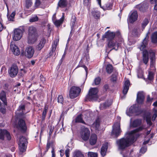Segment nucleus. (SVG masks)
Listing matches in <instances>:
<instances>
[{
	"label": "nucleus",
	"mask_w": 157,
	"mask_h": 157,
	"mask_svg": "<svg viewBox=\"0 0 157 157\" xmlns=\"http://www.w3.org/2000/svg\"><path fill=\"white\" fill-rule=\"evenodd\" d=\"M148 33L147 34L143 40L139 48L141 51H143V60L144 63L146 64L148 63L149 60V55L151 60L150 67H154L155 61V52L151 49L147 51L146 49L148 44L149 38Z\"/></svg>",
	"instance_id": "1"
},
{
	"label": "nucleus",
	"mask_w": 157,
	"mask_h": 157,
	"mask_svg": "<svg viewBox=\"0 0 157 157\" xmlns=\"http://www.w3.org/2000/svg\"><path fill=\"white\" fill-rule=\"evenodd\" d=\"M143 129V127L140 126L129 132L125 138H122L117 140L116 142L118 145L119 148L122 150L128 147L134 142L135 139L134 134L142 131Z\"/></svg>",
	"instance_id": "2"
},
{
	"label": "nucleus",
	"mask_w": 157,
	"mask_h": 157,
	"mask_svg": "<svg viewBox=\"0 0 157 157\" xmlns=\"http://www.w3.org/2000/svg\"><path fill=\"white\" fill-rule=\"evenodd\" d=\"M39 36V34L37 33L36 29L35 27L33 26L29 27L27 37L29 44H32L34 43L37 40Z\"/></svg>",
	"instance_id": "3"
},
{
	"label": "nucleus",
	"mask_w": 157,
	"mask_h": 157,
	"mask_svg": "<svg viewBox=\"0 0 157 157\" xmlns=\"http://www.w3.org/2000/svg\"><path fill=\"white\" fill-rule=\"evenodd\" d=\"M119 39V40L121 43L123 42V39L121 38V36L119 31H117L116 32H111L108 31L106 32L104 35L102 36V40H104V38H106L108 40H113L114 38Z\"/></svg>",
	"instance_id": "4"
},
{
	"label": "nucleus",
	"mask_w": 157,
	"mask_h": 157,
	"mask_svg": "<svg viewBox=\"0 0 157 157\" xmlns=\"http://www.w3.org/2000/svg\"><path fill=\"white\" fill-rule=\"evenodd\" d=\"M98 90L97 88H90L86 97V101H92L97 100L98 98Z\"/></svg>",
	"instance_id": "5"
},
{
	"label": "nucleus",
	"mask_w": 157,
	"mask_h": 157,
	"mask_svg": "<svg viewBox=\"0 0 157 157\" xmlns=\"http://www.w3.org/2000/svg\"><path fill=\"white\" fill-rule=\"evenodd\" d=\"M80 137L85 141L87 140L90 135V131L88 128L82 126L81 127L80 132Z\"/></svg>",
	"instance_id": "6"
},
{
	"label": "nucleus",
	"mask_w": 157,
	"mask_h": 157,
	"mask_svg": "<svg viewBox=\"0 0 157 157\" xmlns=\"http://www.w3.org/2000/svg\"><path fill=\"white\" fill-rule=\"evenodd\" d=\"M122 132L120 128V124L117 122L113 126V130L111 132V136L114 138H117Z\"/></svg>",
	"instance_id": "7"
},
{
	"label": "nucleus",
	"mask_w": 157,
	"mask_h": 157,
	"mask_svg": "<svg viewBox=\"0 0 157 157\" xmlns=\"http://www.w3.org/2000/svg\"><path fill=\"white\" fill-rule=\"evenodd\" d=\"M15 127L23 133H25L27 130V126L25 121L22 119H19L18 122L15 124Z\"/></svg>",
	"instance_id": "8"
},
{
	"label": "nucleus",
	"mask_w": 157,
	"mask_h": 157,
	"mask_svg": "<svg viewBox=\"0 0 157 157\" xmlns=\"http://www.w3.org/2000/svg\"><path fill=\"white\" fill-rule=\"evenodd\" d=\"M81 91V89L79 87L73 86L70 90V97L71 99L75 98L78 96Z\"/></svg>",
	"instance_id": "9"
},
{
	"label": "nucleus",
	"mask_w": 157,
	"mask_h": 157,
	"mask_svg": "<svg viewBox=\"0 0 157 157\" xmlns=\"http://www.w3.org/2000/svg\"><path fill=\"white\" fill-rule=\"evenodd\" d=\"M108 41V48H112L110 51H111L113 49H114L117 51L118 50L119 47H121V43H119V42L117 43L116 41H114L113 40Z\"/></svg>",
	"instance_id": "10"
},
{
	"label": "nucleus",
	"mask_w": 157,
	"mask_h": 157,
	"mask_svg": "<svg viewBox=\"0 0 157 157\" xmlns=\"http://www.w3.org/2000/svg\"><path fill=\"white\" fill-rule=\"evenodd\" d=\"M18 72L17 66L16 65H13L10 67L9 73L10 76L12 78L15 77Z\"/></svg>",
	"instance_id": "11"
},
{
	"label": "nucleus",
	"mask_w": 157,
	"mask_h": 157,
	"mask_svg": "<svg viewBox=\"0 0 157 157\" xmlns=\"http://www.w3.org/2000/svg\"><path fill=\"white\" fill-rule=\"evenodd\" d=\"M22 30L20 29H16L14 30L13 39L14 40L17 41L19 40L22 36Z\"/></svg>",
	"instance_id": "12"
},
{
	"label": "nucleus",
	"mask_w": 157,
	"mask_h": 157,
	"mask_svg": "<svg viewBox=\"0 0 157 157\" xmlns=\"http://www.w3.org/2000/svg\"><path fill=\"white\" fill-rule=\"evenodd\" d=\"M5 136H6L8 140L11 139L10 133L6 130H0V139L3 140Z\"/></svg>",
	"instance_id": "13"
},
{
	"label": "nucleus",
	"mask_w": 157,
	"mask_h": 157,
	"mask_svg": "<svg viewBox=\"0 0 157 157\" xmlns=\"http://www.w3.org/2000/svg\"><path fill=\"white\" fill-rule=\"evenodd\" d=\"M34 53V50L32 47L27 48L25 49V56L29 58L33 57Z\"/></svg>",
	"instance_id": "14"
},
{
	"label": "nucleus",
	"mask_w": 157,
	"mask_h": 157,
	"mask_svg": "<svg viewBox=\"0 0 157 157\" xmlns=\"http://www.w3.org/2000/svg\"><path fill=\"white\" fill-rule=\"evenodd\" d=\"M145 98V96L143 92H139L137 94L136 101L138 103L142 104Z\"/></svg>",
	"instance_id": "15"
},
{
	"label": "nucleus",
	"mask_w": 157,
	"mask_h": 157,
	"mask_svg": "<svg viewBox=\"0 0 157 157\" xmlns=\"http://www.w3.org/2000/svg\"><path fill=\"white\" fill-rule=\"evenodd\" d=\"M130 84V82L129 80H126L124 82L123 86V93L124 94L123 97H122L121 98L123 99L125 98V95L127 94L129 89V86Z\"/></svg>",
	"instance_id": "16"
},
{
	"label": "nucleus",
	"mask_w": 157,
	"mask_h": 157,
	"mask_svg": "<svg viewBox=\"0 0 157 157\" xmlns=\"http://www.w3.org/2000/svg\"><path fill=\"white\" fill-rule=\"evenodd\" d=\"M136 7L139 9L140 11L144 12L147 9L148 4L146 2H144L136 6Z\"/></svg>",
	"instance_id": "17"
},
{
	"label": "nucleus",
	"mask_w": 157,
	"mask_h": 157,
	"mask_svg": "<svg viewBox=\"0 0 157 157\" xmlns=\"http://www.w3.org/2000/svg\"><path fill=\"white\" fill-rule=\"evenodd\" d=\"M138 15L137 11H135L129 16V21L130 23H133L137 19Z\"/></svg>",
	"instance_id": "18"
},
{
	"label": "nucleus",
	"mask_w": 157,
	"mask_h": 157,
	"mask_svg": "<svg viewBox=\"0 0 157 157\" xmlns=\"http://www.w3.org/2000/svg\"><path fill=\"white\" fill-rule=\"evenodd\" d=\"M45 42V39L44 38H42L40 40L39 43L36 46V49L38 50H41L44 47Z\"/></svg>",
	"instance_id": "19"
},
{
	"label": "nucleus",
	"mask_w": 157,
	"mask_h": 157,
	"mask_svg": "<svg viewBox=\"0 0 157 157\" xmlns=\"http://www.w3.org/2000/svg\"><path fill=\"white\" fill-rule=\"evenodd\" d=\"M10 46L12 51L15 55L18 56L20 54V52L17 46L14 44H11Z\"/></svg>",
	"instance_id": "20"
},
{
	"label": "nucleus",
	"mask_w": 157,
	"mask_h": 157,
	"mask_svg": "<svg viewBox=\"0 0 157 157\" xmlns=\"http://www.w3.org/2000/svg\"><path fill=\"white\" fill-rule=\"evenodd\" d=\"M108 144L107 142H105L103 144L101 147V153L102 156H104L105 155L106 151L108 148Z\"/></svg>",
	"instance_id": "21"
},
{
	"label": "nucleus",
	"mask_w": 157,
	"mask_h": 157,
	"mask_svg": "<svg viewBox=\"0 0 157 157\" xmlns=\"http://www.w3.org/2000/svg\"><path fill=\"white\" fill-rule=\"evenodd\" d=\"M68 4L67 0H59L57 8L59 7L61 8H65L67 7Z\"/></svg>",
	"instance_id": "22"
},
{
	"label": "nucleus",
	"mask_w": 157,
	"mask_h": 157,
	"mask_svg": "<svg viewBox=\"0 0 157 157\" xmlns=\"http://www.w3.org/2000/svg\"><path fill=\"white\" fill-rule=\"evenodd\" d=\"M0 99L2 100L5 105L6 106L7 105L6 94L4 91H2L0 93Z\"/></svg>",
	"instance_id": "23"
},
{
	"label": "nucleus",
	"mask_w": 157,
	"mask_h": 157,
	"mask_svg": "<svg viewBox=\"0 0 157 157\" xmlns=\"http://www.w3.org/2000/svg\"><path fill=\"white\" fill-rule=\"evenodd\" d=\"M97 140V136L95 134H92L89 140L90 143L91 145H94Z\"/></svg>",
	"instance_id": "24"
},
{
	"label": "nucleus",
	"mask_w": 157,
	"mask_h": 157,
	"mask_svg": "<svg viewBox=\"0 0 157 157\" xmlns=\"http://www.w3.org/2000/svg\"><path fill=\"white\" fill-rule=\"evenodd\" d=\"M82 115L81 114L78 115L75 119V122L76 123H82L86 124V123L82 118Z\"/></svg>",
	"instance_id": "25"
},
{
	"label": "nucleus",
	"mask_w": 157,
	"mask_h": 157,
	"mask_svg": "<svg viewBox=\"0 0 157 157\" xmlns=\"http://www.w3.org/2000/svg\"><path fill=\"white\" fill-rule=\"evenodd\" d=\"M72 157H84V156L81 151L76 150L74 151Z\"/></svg>",
	"instance_id": "26"
},
{
	"label": "nucleus",
	"mask_w": 157,
	"mask_h": 157,
	"mask_svg": "<svg viewBox=\"0 0 157 157\" xmlns=\"http://www.w3.org/2000/svg\"><path fill=\"white\" fill-rule=\"evenodd\" d=\"M92 15L95 19H99L100 17V13L97 10H94L91 12Z\"/></svg>",
	"instance_id": "27"
},
{
	"label": "nucleus",
	"mask_w": 157,
	"mask_h": 157,
	"mask_svg": "<svg viewBox=\"0 0 157 157\" xmlns=\"http://www.w3.org/2000/svg\"><path fill=\"white\" fill-rule=\"evenodd\" d=\"M64 19V15H63L62 17L59 20H56L53 22L55 25L57 27L59 26L62 24Z\"/></svg>",
	"instance_id": "28"
},
{
	"label": "nucleus",
	"mask_w": 157,
	"mask_h": 157,
	"mask_svg": "<svg viewBox=\"0 0 157 157\" xmlns=\"http://www.w3.org/2000/svg\"><path fill=\"white\" fill-rule=\"evenodd\" d=\"M27 143V140L25 137L22 136L20 138L18 145H26Z\"/></svg>",
	"instance_id": "29"
},
{
	"label": "nucleus",
	"mask_w": 157,
	"mask_h": 157,
	"mask_svg": "<svg viewBox=\"0 0 157 157\" xmlns=\"http://www.w3.org/2000/svg\"><path fill=\"white\" fill-rule=\"evenodd\" d=\"M141 120L137 119L134 120L132 123V126L134 127H136L140 126L141 124Z\"/></svg>",
	"instance_id": "30"
},
{
	"label": "nucleus",
	"mask_w": 157,
	"mask_h": 157,
	"mask_svg": "<svg viewBox=\"0 0 157 157\" xmlns=\"http://www.w3.org/2000/svg\"><path fill=\"white\" fill-rule=\"evenodd\" d=\"M140 31V29L139 27H135L132 30V34L134 36H138L139 34V32Z\"/></svg>",
	"instance_id": "31"
},
{
	"label": "nucleus",
	"mask_w": 157,
	"mask_h": 157,
	"mask_svg": "<svg viewBox=\"0 0 157 157\" xmlns=\"http://www.w3.org/2000/svg\"><path fill=\"white\" fill-rule=\"evenodd\" d=\"M151 40L153 43H157V32H154L152 34Z\"/></svg>",
	"instance_id": "32"
},
{
	"label": "nucleus",
	"mask_w": 157,
	"mask_h": 157,
	"mask_svg": "<svg viewBox=\"0 0 157 157\" xmlns=\"http://www.w3.org/2000/svg\"><path fill=\"white\" fill-rule=\"evenodd\" d=\"M106 69L107 73L110 74L113 72V66L110 64L107 65L106 66Z\"/></svg>",
	"instance_id": "33"
},
{
	"label": "nucleus",
	"mask_w": 157,
	"mask_h": 157,
	"mask_svg": "<svg viewBox=\"0 0 157 157\" xmlns=\"http://www.w3.org/2000/svg\"><path fill=\"white\" fill-rule=\"evenodd\" d=\"M25 110V105L23 104L20 105L18 108L17 111L20 112L21 115H22L24 113H23V111Z\"/></svg>",
	"instance_id": "34"
},
{
	"label": "nucleus",
	"mask_w": 157,
	"mask_h": 157,
	"mask_svg": "<svg viewBox=\"0 0 157 157\" xmlns=\"http://www.w3.org/2000/svg\"><path fill=\"white\" fill-rule=\"evenodd\" d=\"M111 104L108 101H106L105 102L101 104V108L102 109H105L107 107L109 106Z\"/></svg>",
	"instance_id": "35"
},
{
	"label": "nucleus",
	"mask_w": 157,
	"mask_h": 157,
	"mask_svg": "<svg viewBox=\"0 0 157 157\" xmlns=\"http://www.w3.org/2000/svg\"><path fill=\"white\" fill-rule=\"evenodd\" d=\"M33 4L32 0H25V7L27 9H29L31 6Z\"/></svg>",
	"instance_id": "36"
},
{
	"label": "nucleus",
	"mask_w": 157,
	"mask_h": 157,
	"mask_svg": "<svg viewBox=\"0 0 157 157\" xmlns=\"http://www.w3.org/2000/svg\"><path fill=\"white\" fill-rule=\"evenodd\" d=\"M4 104L1 103L0 101V111L3 114H5L6 111Z\"/></svg>",
	"instance_id": "37"
},
{
	"label": "nucleus",
	"mask_w": 157,
	"mask_h": 157,
	"mask_svg": "<svg viewBox=\"0 0 157 157\" xmlns=\"http://www.w3.org/2000/svg\"><path fill=\"white\" fill-rule=\"evenodd\" d=\"M149 21L147 18H145V19L143 21L142 23V30H143L145 28V27L148 24Z\"/></svg>",
	"instance_id": "38"
},
{
	"label": "nucleus",
	"mask_w": 157,
	"mask_h": 157,
	"mask_svg": "<svg viewBox=\"0 0 157 157\" xmlns=\"http://www.w3.org/2000/svg\"><path fill=\"white\" fill-rule=\"evenodd\" d=\"M19 150L20 151L19 152V154H21V152H24L25 151L26 147L25 145H19Z\"/></svg>",
	"instance_id": "39"
},
{
	"label": "nucleus",
	"mask_w": 157,
	"mask_h": 157,
	"mask_svg": "<svg viewBox=\"0 0 157 157\" xmlns=\"http://www.w3.org/2000/svg\"><path fill=\"white\" fill-rule=\"evenodd\" d=\"M100 121L99 119H97L93 124V125L95 129H98L100 126Z\"/></svg>",
	"instance_id": "40"
},
{
	"label": "nucleus",
	"mask_w": 157,
	"mask_h": 157,
	"mask_svg": "<svg viewBox=\"0 0 157 157\" xmlns=\"http://www.w3.org/2000/svg\"><path fill=\"white\" fill-rule=\"evenodd\" d=\"M101 81V78L99 77H98L96 78L94 81V82L93 83V85H98Z\"/></svg>",
	"instance_id": "41"
},
{
	"label": "nucleus",
	"mask_w": 157,
	"mask_h": 157,
	"mask_svg": "<svg viewBox=\"0 0 157 157\" xmlns=\"http://www.w3.org/2000/svg\"><path fill=\"white\" fill-rule=\"evenodd\" d=\"M117 73L116 72L114 74H113L111 76V80L113 82H116L117 81Z\"/></svg>",
	"instance_id": "42"
},
{
	"label": "nucleus",
	"mask_w": 157,
	"mask_h": 157,
	"mask_svg": "<svg viewBox=\"0 0 157 157\" xmlns=\"http://www.w3.org/2000/svg\"><path fill=\"white\" fill-rule=\"evenodd\" d=\"M48 109V107H47L46 106H45L44 109V110L42 113V120H44L45 119V117L46 116V114L47 111Z\"/></svg>",
	"instance_id": "43"
},
{
	"label": "nucleus",
	"mask_w": 157,
	"mask_h": 157,
	"mask_svg": "<svg viewBox=\"0 0 157 157\" xmlns=\"http://www.w3.org/2000/svg\"><path fill=\"white\" fill-rule=\"evenodd\" d=\"M112 4L110 3H108L106 4L105 5V6H104V8H103V9H107V10H110L112 8Z\"/></svg>",
	"instance_id": "44"
},
{
	"label": "nucleus",
	"mask_w": 157,
	"mask_h": 157,
	"mask_svg": "<svg viewBox=\"0 0 157 157\" xmlns=\"http://www.w3.org/2000/svg\"><path fill=\"white\" fill-rule=\"evenodd\" d=\"M88 157H97L98 154L96 153L89 152L88 153Z\"/></svg>",
	"instance_id": "45"
},
{
	"label": "nucleus",
	"mask_w": 157,
	"mask_h": 157,
	"mask_svg": "<svg viewBox=\"0 0 157 157\" xmlns=\"http://www.w3.org/2000/svg\"><path fill=\"white\" fill-rule=\"evenodd\" d=\"M146 120L147 124L150 125H152V123L151 121V117L149 115H147L146 116Z\"/></svg>",
	"instance_id": "46"
},
{
	"label": "nucleus",
	"mask_w": 157,
	"mask_h": 157,
	"mask_svg": "<svg viewBox=\"0 0 157 157\" xmlns=\"http://www.w3.org/2000/svg\"><path fill=\"white\" fill-rule=\"evenodd\" d=\"M51 146L52 147V146L54 147L53 146L52 144L51 143L50 141L48 140L46 146V148L45 151L46 152H47L48 151L49 149L50 148Z\"/></svg>",
	"instance_id": "47"
},
{
	"label": "nucleus",
	"mask_w": 157,
	"mask_h": 157,
	"mask_svg": "<svg viewBox=\"0 0 157 157\" xmlns=\"http://www.w3.org/2000/svg\"><path fill=\"white\" fill-rule=\"evenodd\" d=\"M38 20V18L37 16L34 17H32L29 20V21L30 22H34L37 21Z\"/></svg>",
	"instance_id": "48"
},
{
	"label": "nucleus",
	"mask_w": 157,
	"mask_h": 157,
	"mask_svg": "<svg viewBox=\"0 0 157 157\" xmlns=\"http://www.w3.org/2000/svg\"><path fill=\"white\" fill-rule=\"evenodd\" d=\"M63 101V96L61 95H59L58 98V101L59 102L62 103Z\"/></svg>",
	"instance_id": "49"
},
{
	"label": "nucleus",
	"mask_w": 157,
	"mask_h": 157,
	"mask_svg": "<svg viewBox=\"0 0 157 157\" xmlns=\"http://www.w3.org/2000/svg\"><path fill=\"white\" fill-rule=\"evenodd\" d=\"M56 44H55L54 43V44L52 45V48L51 51L52 52L54 53H55V51L56 49Z\"/></svg>",
	"instance_id": "50"
},
{
	"label": "nucleus",
	"mask_w": 157,
	"mask_h": 157,
	"mask_svg": "<svg viewBox=\"0 0 157 157\" xmlns=\"http://www.w3.org/2000/svg\"><path fill=\"white\" fill-rule=\"evenodd\" d=\"M78 67H82L84 68L86 72V76H87L88 74L87 67L85 65H79L78 66H77V68Z\"/></svg>",
	"instance_id": "51"
},
{
	"label": "nucleus",
	"mask_w": 157,
	"mask_h": 157,
	"mask_svg": "<svg viewBox=\"0 0 157 157\" xmlns=\"http://www.w3.org/2000/svg\"><path fill=\"white\" fill-rule=\"evenodd\" d=\"M157 117V110H155V111L153 115V116L152 118V121H154L155 120Z\"/></svg>",
	"instance_id": "52"
},
{
	"label": "nucleus",
	"mask_w": 157,
	"mask_h": 157,
	"mask_svg": "<svg viewBox=\"0 0 157 157\" xmlns=\"http://www.w3.org/2000/svg\"><path fill=\"white\" fill-rule=\"evenodd\" d=\"M153 76L152 72H149L148 75V78L149 80H151L153 79Z\"/></svg>",
	"instance_id": "53"
},
{
	"label": "nucleus",
	"mask_w": 157,
	"mask_h": 157,
	"mask_svg": "<svg viewBox=\"0 0 157 157\" xmlns=\"http://www.w3.org/2000/svg\"><path fill=\"white\" fill-rule=\"evenodd\" d=\"M40 83L44 84L45 82V78L42 75H40Z\"/></svg>",
	"instance_id": "54"
},
{
	"label": "nucleus",
	"mask_w": 157,
	"mask_h": 157,
	"mask_svg": "<svg viewBox=\"0 0 157 157\" xmlns=\"http://www.w3.org/2000/svg\"><path fill=\"white\" fill-rule=\"evenodd\" d=\"M40 4V2L39 0H36L35 3V6L36 7L39 6Z\"/></svg>",
	"instance_id": "55"
},
{
	"label": "nucleus",
	"mask_w": 157,
	"mask_h": 157,
	"mask_svg": "<svg viewBox=\"0 0 157 157\" xmlns=\"http://www.w3.org/2000/svg\"><path fill=\"white\" fill-rule=\"evenodd\" d=\"M138 77L139 78H142L143 77V74L141 71H140L138 73Z\"/></svg>",
	"instance_id": "56"
},
{
	"label": "nucleus",
	"mask_w": 157,
	"mask_h": 157,
	"mask_svg": "<svg viewBox=\"0 0 157 157\" xmlns=\"http://www.w3.org/2000/svg\"><path fill=\"white\" fill-rule=\"evenodd\" d=\"M70 149L68 148L65 150V154L66 157H69V156Z\"/></svg>",
	"instance_id": "57"
},
{
	"label": "nucleus",
	"mask_w": 157,
	"mask_h": 157,
	"mask_svg": "<svg viewBox=\"0 0 157 157\" xmlns=\"http://www.w3.org/2000/svg\"><path fill=\"white\" fill-rule=\"evenodd\" d=\"M91 0H84V4L88 6L90 3Z\"/></svg>",
	"instance_id": "58"
},
{
	"label": "nucleus",
	"mask_w": 157,
	"mask_h": 157,
	"mask_svg": "<svg viewBox=\"0 0 157 157\" xmlns=\"http://www.w3.org/2000/svg\"><path fill=\"white\" fill-rule=\"evenodd\" d=\"M109 86L108 85L105 84L103 86V89L104 91L105 92L109 89Z\"/></svg>",
	"instance_id": "59"
},
{
	"label": "nucleus",
	"mask_w": 157,
	"mask_h": 157,
	"mask_svg": "<svg viewBox=\"0 0 157 157\" xmlns=\"http://www.w3.org/2000/svg\"><path fill=\"white\" fill-rule=\"evenodd\" d=\"M146 150V149L145 147H142L141 148L140 150V151L142 153H144Z\"/></svg>",
	"instance_id": "60"
},
{
	"label": "nucleus",
	"mask_w": 157,
	"mask_h": 157,
	"mask_svg": "<svg viewBox=\"0 0 157 157\" xmlns=\"http://www.w3.org/2000/svg\"><path fill=\"white\" fill-rule=\"evenodd\" d=\"M52 157H55V155L54 153V147L52 146Z\"/></svg>",
	"instance_id": "61"
},
{
	"label": "nucleus",
	"mask_w": 157,
	"mask_h": 157,
	"mask_svg": "<svg viewBox=\"0 0 157 157\" xmlns=\"http://www.w3.org/2000/svg\"><path fill=\"white\" fill-rule=\"evenodd\" d=\"M54 128L52 127V126H51L50 128V130H49V135L51 136L52 134V132Z\"/></svg>",
	"instance_id": "62"
},
{
	"label": "nucleus",
	"mask_w": 157,
	"mask_h": 157,
	"mask_svg": "<svg viewBox=\"0 0 157 157\" xmlns=\"http://www.w3.org/2000/svg\"><path fill=\"white\" fill-rule=\"evenodd\" d=\"M76 21V17L75 16L73 17V21H72V24L73 25H74L75 22Z\"/></svg>",
	"instance_id": "63"
},
{
	"label": "nucleus",
	"mask_w": 157,
	"mask_h": 157,
	"mask_svg": "<svg viewBox=\"0 0 157 157\" xmlns=\"http://www.w3.org/2000/svg\"><path fill=\"white\" fill-rule=\"evenodd\" d=\"M129 111L131 113H133L134 112V110L133 109V107H131L129 109Z\"/></svg>",
	"instance_id": "64"
}]
</instances>
